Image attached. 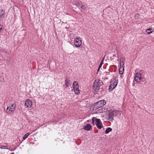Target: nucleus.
Segmentation results:
<instances>
[{
  "label": "nucleus",
  "instance_id": "1",
  "mask_svg": "<svg viewBox=\"0 0 154 154\" xmlns=\"http://www.w3.org/2000/svg\"><path fill=\"white\" fill-rule=\"evenodd\" d=\"M102 82L98 79L95 80L93 85V89L95 92L99 90L100 86L102 85Z\"/></svg>",
  "mask_w": 154,
  "mask_h": 154
},
{
  "label": "nucleus",
  "instance_id": "2",
  "mask_svg": "<svg viewBox=\"0 0 154 154\" xmlns=\"http://www.w3.org/2000/svg\"><path fill=\"white\" fill-rule=\"evenodd\" d=\"M106 103L105 100H100L96 103L94 106V108L97 109L99 108L102 107Z\"/></svg>",
  "mask_w": 154,
  "mask_h": 154
},
{
  "label": "nucleus",
  "instance_id": "3",
  "mask_svg": "<svg viewBox=\"0 0 154 154\" xmlns=\"http://www.w3.org/2000/svg\"><path fill=\"white\" fill-rule=\"evenodd\" d=\"M74 44L77 48L80 47L82 45L81 38L79 37L75 38L74 40Z\"/></svg>",
  "mask_w": 154,
  "mask_h": 154
},
{
  "label": "nucleus",
  "instance_id": "4",
  "mask_svg": "<svg viewBox=\"0 0 154 154\" xmlns=\"http://www.w3.org/2000/svg\"><path fill=\"white\" fill-rule=\"evenodd\" d=\"M118 82L117 80L114 79L110 83V85L109 87V89L112 91L117 86Z\"/></svg>",
  "mask_w": 154,
  "mask_h": 154
},
{
  "label": "nucleus",
  "instance_id": "5",
  "mask_svg": "<svg viewBox=\"0 0 154 154\" xmlns=\"http://www.w3.org/2000/svg\"><path fill=\"white\" fill-rule=\"evenodd\" d=\"M141 75L140 72H137L135 75L134 80L137 82H139L141 80Z\"/></svg>",
  "mask_w": 154,
  "mask_h": 154
},
{
  "label": "nucleus",
  "instance_id": "6",
  "mask_svg": "<svg viewBox=\"0 0 154 154\" xmlns=\"http://www.w3.org/2000/svg\"><path fill=\"white\" fill-rule=\"evenodd\" d=\"M16 107L15 104L14 103L10 105L9 106H8L7 108L6 111L9 109L8 111L13 112L15 109ZM9 112H7L8 113Z\"/></svg>",
  "mask_w": 154,
  "mask_h": 154
},
{
  "label": "nucleus",
  "instance_id": "7",
  "mask_svg": "<svg viewBox=\"0 0 154 154\" xmlns=\"http://www.w3.org/2000/svg\"><path fill=\"white\" fill-rule=\"evenodd\" d=\"M32 105V102L31 100L28 99L26 100L25 103V106L26 107L30 108Z\"/></svg>",
  "mask_w": 154,
  "mask_h": 154
},
{
  "label": "nucleus",
  "instance_id": "8",
  "mask_svg": "<svg viewBox=\"0 0 154 154\" xmlns=\"http://www.w3.org/2000/svg\"><path fill=\"white\" fill-rule=\"evenodd\" d=\"M96 124L97 127L99 129H100L102 127V125L100 120L99 119H96Z\"/></svg>",
  "mask_w": 154,
  "mask_h": 154
},
{
  "label": "nucleus",
  "instance_id": "9",
  "mask_svg": "<svg viewBox=\"0 0 154 154\" xmlns=\"http://www.w3.org/2000/svg\"><path fill=\"white\" fill-rule=\"evenodd\" d=\"M115 111L110 110L109 111L108 119L110 121H112L113 119V116H114Z\"/></svg>",
  "mask_w": 154,
  "mask_h": 154
},
{
  "label": "nucleus",
  "instance_id": "10",
  "mask_svg": "<svg viewBox=\"0 0 154 154\" xmlns=\"http://www.w3.org/2000/svg\"><path fill=\"white\" fill-rule=\"evenodd\" d=\"M124 63H122H122H121L120 67L119 70V72L120 74H122L123 73L124 69Z\"/></svg>",
  "mask_w": 154,
  "mask_h": 154
},
{
  "label": "nucleus",
  "instance_id": "11",
  "mask_svg": "<svg viewBox=\"0 0 154 154\" xmlns=\"http://www.w3.org/2000/svg\"><path fill=\"white\" fill-rule=\"evenodd\" d=\"M73 88H79V85L77 82L74 81L73 84Z\"/></svg>",
  "mask_w": 154,
  "mask_h": 154
},
{
  "label": "nucleus",
  "instance_id": "12",
  "mask_svg": "<svg viewBox=\"0 0 154 154\" xmlns=\"http://www.w3.org/2000/svg\"><path fill=\"white\" fill-rule=\"evenodd\" d=\"M91 128V125L90 124H88L85 127L84 129L86 130H90Z\"/></svg>",
  "mask_w": 154,
  "mask_h": 154
},
{
  "label": "nucleus",
  "instance_id": "13",
  "mask_svg": "<svg viewBox=\"0 0 154 154\" xmlns=\"http://www.w3.org/2000/svg\"><path fill=\"white\" fill-rule=\"evenodd\" d=\"M70 81L67 78H66L65 79V84L66 87L69 86L70 84Z\"/></svg>",
  "mask_w": 154,
  "mask_h": 154
},
{
  "label": "nucleus",
  "instance_id": "14",
  "mask_svg": "<svg viewBox=\"0 0 154 154\" xmlns=\"http://www.w3.org/2000/svg\"><path fill=\"white\" fill-rule=\"evenodd\" d=\"M153 32V29L151 28H149L147 29L146 31V32L147 34H149L152 33Z\"/></svg>",
  "mask_w": 154,
  "mask_h": 154
},
{
  "label": "nucleus",
  "instance_id": "15",
  "mask_svg": "<svg viewBox=\"0 0 154 154\" xmlns=\"http://www.w3.org/2000/svg\"><path fill=\"white\" fill-rule=\"evenodd\" d=\"M4 11L2 10L0 11V18L1 19L3 18L4 17Z\"/></svg>",
  "mask_w": 154,
  "mask_h": 154
},
{
  "label": "nucleus",
  "instance_id": "16",
  "mask_svg": "<svg viewBox=\"0 0 154 154\" xmlns=\"http://www.w3.org/2000/svg\"><path fill=\"white\" fill-rule=\"evenodd\" d=\"M106 110V109L104 108H103L98 110L97 111L98 112L102 113L105 112Z\"/></svg>",
  "mask_w": 154,
  "mask_h": 154
},
{
  "label": "nucleus",
  "instance_id": "17",
  "mask_svg": "<svg viewBox=\"0 0 154 154\" xmlns=\"http://www.w3.org/2000/svg\"><path fill=\"white\" fill-rule=\"evenodd\" d=\"M112 130V128H108L106 129L105 131V133L106 134H107L110 131H111Z\"/></svg>",
  "mask_w": 154,
  "mask_h": 154
},
{
  "label": "nucleus",
  "instance_id": "18",
  "mask_svg": "<svg viewBox=\"0 0 154 154\" xmlns=\"http://www.w3.org/2000/svg\"><path fill=\"white\" fill-rule=\"evenodd\" d=\"M74 92L77 94H78L79 93V88H73Z\"/></svg>",
  "mask_w": 154,
  "mask_h": 154
},
{
  "label": "nucleus",
  "instance_id": "19",
  "mask_svg": "<svg viewBox=\"0 0 154 154\" xmlns=\"http://www.w3.org/2000/svg\"><path fill=\"white\" fill-rule=\"evenodd\" d=\"M29 133H27L26 134L24 135L23 137V140H25L26 138H27V137H28V136H29Z\"/></svg>",
  "mask_w": 154,
  "mask_h": 154
},
{
  "label": "nucleus",
  "instance_id": "20",
  "mask_svg": "<svg viewBox=\"0 0 154 154\" xmlns=\"http://www.w3.org/2000/svg\"><path fill=\"white\" fill-rule=\"evenodd\" d=\"M0 149H8V148L6 146H1V147H0Z\"/></svg>",
  "mask_w": 154,
  "mask_h": 154
},
{
  "label": "nucleus",
  "instance_id": "21",
  "mask_svg": "<svg viewBox=\"0 0 154 154\" xmlns=\"http://www.w3.org/2000/svg\"><path fill=\"white\" fill-rule=\"evenodd\" d=\"M124 60V59L123 58H121L120 59V64L121 63H122H122H123V61Z\"/></svg>",
  "mask_w": 154,
  "mask_h": 154
},
{
  "label": "nucleus",
  "instance_id": "22",
  "mask_svg": "<svg viewBox=\"0 0 154 154\" xmlns=\"http://www.w3.org/2000/svg\"><path fill=\"white\" fill-rule=\"evenodd\" d=\"M81 7L82 9H84V10H85L86 8V7L84 5L82 6Z\"/></svg>",
  "mask_w": 154,
  "mask_h": 154
},
{
  "label": "nucleus",
  "instance_id": "23",
  "mask_svg": "<svg viewBox=\"0 0 154 154\" xmlns=\"http://www.w3.org/2000/svg\"><path fill=\"white\" fill-rule=\"evenodd\" d=\"M75 4L76 5H78L79 6H80V5L79 4V3L78 2H77L76 3H75Z\"/></svg>",
  "mask_w": 154,
  "mask_h": 154
},
{
  "label": "nucleus",
  "instance_id": "24",
  "mask_svg": "<svg viewBox=\"0 0 154 154\" xmlns=\"http://www.w3.org/2000/svg\"><path fill=\"white\" fill-rule=\"evenodd\" d=\"M102 66V65L100 64L98 67H99V68H100V67H101Z\"/></svg>",
  "mask_w": 154,
  "mask_h": 154
},
{
  "label": "nucleus",
  "instance_id": "25",
  "mask_svg": "<svg viewBox=\"0 0 154 154\" xmlns=\"http://www.w3.org/2000/svg\"><path fill=\"white\" fill-rule=\"evenodd\" d=\"M2 30V26L0 25V32Z\"/></svg>",
  "mask_w": 154,
  "mask_h": 154
},
{
  "label": "nucleus",
  "instance_id": "26",
  "mask_svg": "<svg viewBox=\"0 0 154 154\" xmlns=\"http://www.w3.org/2000/svg\"><path fill=\"white\" fill-rule=\"evenodd\" d=\"M104 58H105V56L103 57V58L102 59V60L101 61L103 62Z\"/></svg>",
  "mask_w": 154,
  "mask_h": 154
},
{
  "label": "nucleus",
  "instance_id": "27",
  "mask_svg": "<svg viewBox=\"0 0 154 154\" xmlns=\"http://www.w3.org/2000/svg\"><path fill=\"white\" fill-rule=\"evenodd\" d=\"M100 64L102 65L103 64V62L101 61Z\"/></svg>",
  "mask_w": 154,
  "mask_h": 154
},
{
  "label": "nucleus",
  "instance_id": "28",
  "mask_svg": "<svg viewBox=\"0 0 154 154\" xmlns=\"http://www.w3.org/2000/svg\"><path fill=\"white\" fill-rule=\"evenodd\" d=\"M100 68H99V67H98V69L97 72H98V71H99V69H100Z\"/></svg>",
  "mask_w": 154,
  "mask_h": 154
},
{
  "label": "nucleus",
  "instance_id": "29",
  "mask_svg": "<svg viewBox=\"0 0 154 154\" xmlns=\"http://www.w3.org/2000/svg\"><path fill=\"white\" fill-rule=\"evenodd\" d=\"M10 154H14V153L13 152H12Z\"/></svg>",
  "mask_w": 154,
  "mask_h": 154
},
{
  "label": "nucleus",
  "instance_id": "30",
  "mask_svg": "<svg viewBox=\"0 0 154 154\" xmlns=\"http://www.w3.org/2000/svg\"><path fill=\"white\" fill-rule=\"evenodd\" d=\"M137 15H139V14H137L136 15V16H137Z\"/></svg>",
  "mask_w": 154,
  "mask_h": 154
}]
</instances>
